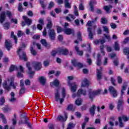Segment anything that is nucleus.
<instances>
[{"mask_svg": "<svg viewBox=\"0 0 129 129\" xmlns=\"http://www.w3.org/2000/svg\"><path fill=\"white\" fill-rule=\"evenodd\" d=\"M62 98H65V97H66V90L64 88H62Z\"/></svg>", "mask_w": 129, "mask_h": 129, "instance_id": "864d4df0", "label": "nucleus"}, {"mask_svg": "<svg viewBox=\"0 0 129 129\" xmlns=\"http://www.w3.org/2000/svg\"><path fill=\"white\" fill-rule=\"evenodd\" d=\"M6 15L7 16L10 18L11 19V18H12V17H13V15L12 14V12H11V11L7 10L6 11Z\"/></svg>", "mask_w": 129, "mask_h": 129, "instance_id": "4d7b16f0", "label": "nucleus"}, {"mask_svg": "<svg viewBox=\"0 0 129 129\" xmlns=\"http://www.w3.org/2000/svg\"><path fill=\"white\" fill-rule=\"evenodd\" d=\"M25 92H26V88H21L20 90H19V96H20V97H22V96H23V94H24Z\"/></svg>", "mask_w": 129, "mask_h": 129, "instance_id": "c756f323", "label": "nucleus"}, {"mask_svg": "<svg viewBox=\"0 0 129 129\" xmlns=\"http://www.w3.org/2000/svg\"><path fill=\"white\" fill-rule=\"evenodd\" d=\"M34 65V69L37 71H39V70H41L42 68V63L40 62L34 61L33 62Z\"/></svg>", "mask_w": 129, "mask_h": 129, "instance_id": "9b49d317", "label": "nucleus"}, {"mask_svg": "<svg viewBox=\"0 0 129 129\" xmlns=\"http://www.w3.org/2000/svg\"><path fill=\"white\" fill-rule=\"evenodd\" d=\"M101 23L103 25H106V24H107V23H108V21H107V19L106 18H101Z\"/></svg>", "mask_w": 129, "mask_h": 129, "instance_id": "79ce46f5", "label": "nucleus"}, {"mask_svg": "<svg viewBox=\"0 0 129 129\" xmlns=\"http://www.w3.org/2000/svg\"><path fill=\"white\" fill-rule=\"evenodd\" d=\"M74 109V106L73 104H69L66 109V110H68L69 111H72Z\"/></svg>", "mask_w": 129, "mask_h": 129, "instance_id": "2f4dec72", "label": "nucleus"}, {"mask_svg": "<svg viewBox=\"0 0 129 129\" xmlns=\"http://www.w3.org/2000/svg\"><path fill=\"white\" fill-rule=\"evenodd\" d=\"M6 20H7L6 12H1V13L0 14V23L3 24L4 22L6 21Z\"/></svg>", "mask_w": 129, "mask_h": 129, "instance_id": "f8f14e48", "label": "nucleus"}, {"mask_svg": "<svg viewBox=\"0 0 129 129\" xmlns=\"http://www.w3.org/2000/svg\"><path fill=\"white\" fill-rule=\"evenodd\" d=\"M3 26L4 30H6L7 31L11 28V24L9 22L5 23Z\"/></svg>", "mask_w": 129, "mask_h": 129, "instance_id": "bb28decb", "label": "nucleus"}, {"mask_svg": "<svg viewBox=\"0 0 129 129\" xmlns=\"http://www.w3.org/2000/svg\"><path fill=\"white\" fill-rule=\"evenodd\" d=\"M117 82L118 84H121L122 83V78L120 76L117 77Z\"/></svg>", "mask_w": 129, "mask_h": 129, "instance_id": "052dcab7", "label": "nucleus"}, {"mask_svg": "<svg viewBox=\"0 0 129 129\" xmlns=\"http://www.w3.org/2000/svg\"><path fill=\"white\" fill-rule=\"evenodd\" d=\"M50 64V61L49 60H45L43 61V66L44 67H48Z\"/></svg>", "mask_w": 129, "mask_h": 129, "instance_id": "680f3d73", "label": "nucleus"}, {"mask_svg": "<svg viewBox=\"0 0 129 129\" xmlns=\"http://www.w3.org/2000/svg\"><path fill=\"white\" fill-rule=\"evenodd\" d=\"M96 73H97V81H99V80H101V79H102V75H101V72L100 71V70L97 69Z\"/></svg>", "mask_w": 129, "mask_h": 129, "instance_id": "b1692460", "label": "nucleus"}, {"mask_svg": "<svg viewBox=\"0 0 129 129\" xmlns=\"http://www.w3.org/2000/svg\"><path fill=\"white\" fill-rule=\"evenodd\" d=\"M18 11V12H20V13H22V12L24 11V8H23V4L22 3L19 4Z\"/></svg>", "mask_w": 129, "mask_h": 129, "instance_id": "4c0bfd02", "label": "nucleus"}, {"mask_svg": "<svg viewBox=\"0 0 129 129\" xmlns=\"http://www.w3.org/2000/svg\"><path fill=\"white\" fill-rule=\"evenodd\" d=\"M124 104V101L122 99H119L117 102L116 108L118 111L123 110V105Z\"/></svg>", "mask_w": 129, "mask_h": 129, "instance_id": "423d86ee", "label": "nucleus"}, {"mask_svg": "<svg viewBox=\"0 0 129 129\" xmlns=\"http://www.w3.org/2000/svg\"><path fill=\"white\" fill-rule=\"evenodd\" d=\"M14 80L15 79H14V78H11L9 86L8 85L7 81H5L3 83V88L6 90V92L11 91V89H12V88L11 87V86L13 87V89H16V88H17V84L14 83Z\"/></svg>", "mask_w": 129, "mask_h": 129, "instance_id": "f257e3e1", "label": "nucleus"}, {"mask_svg": "<svg viewBox=\"0 0 129 129\" xmlns=\"http://www.w3.org/2000/svg\"><path fill=\"white\" fill-rule=\"evenodd\" d=\"M58 54L62 56H68L69 55V50L66 48L60 47L58 50Z\"/></svg>", "mask_w": 129, "mask_h": 129, "instance_id": "39448f33", "label": "nucleus"}, {"mask_svg": "<svg viewBox=\"0 0 129 129\" xmlns=\"http://www.w3.org/2000/svg\"><path fill=\"white\" fill-rule=\"evenodd\" d=\"M73 126H74L73 123H69L67 129H73Z\"/></svg>", "mask_w": 129, "mask_h": 129, "instance_id": "0e129e2a", "label": "nucleus"}, {"mask_svg": "<svg viewBox=\"0 0 129 129\" xmlns=\"http://www.w3.org/2000/svg\"><path fill=\"white\" fill-rule=\"evenodd\" d=\"M121 120H123L124 122H126V121H128L129 120V118L128 117L125 116V115H123L121 117Z\"/></svg>", "mask_w": 129, "mask_h": 129, "instance_id": "37998d69", "label": "nucleus"}, {"mask_svg": "<svg viewBox=\"0 0 129 129\" xmlns=\"http://www.w3.org/2000/svg\"><path fill=\"white\" fill-rule=\"evenodd\" d=\"M17 77L18 78H23V77H24V74H23V73L21 72H18L17 74Z\"/></svg>", "mask_w": 129, "mask_h": 129, "instance_id": "13d9d810", "label": "nucleus"}, {"mask_svg": "<svg viewBox=\"0 0 129 129\" xmlns=\"http://www.w3.org/2000/svg\"><path fill=\"white\" fill-rule=\"evenodd\" d=\"M102 90L98 89L96 91H92V89H89V98H90L91 101H93V99L95 96L99 95L101 93Z\"/></svg>", "mask_w": 129, "mask_h": 129, "instance_id": "f03ea898", "label": "nucleus"}, {"mask_svg": "<svg viewBox=\"0 0 129 129\" xmlns=\"http://www.w3.org/2000/svg\"><path fill=\"white\" fill-rule=\"evenodd\" d=\"M30 52L33 56H36V55H37V51L34 49V47L33 46L30 47Z\"/></svg>", "mask_w": 129, "mask_h": 129, "instance_id": "58836bf2", "label": "nucleus"}, {"mask_svg": "<svg viewBox=\"0 0 129 129\" xmlns=\"http://www.w3.org/2000/svg\"><path fill=\"white\" fill-rule=\"evenodd\" d=\"M89 6L91 12H93L94 11V6H93V2L91 1L89 3Z\"/></svg>", "mask_w": 129, "mask_h": 129, "instance_id": "8fccbe9b", "label": "nucleus"}, {"mask_svg": "<svg viewBox=\"0 0 129 129\" xmlns=\"http://www.w3.org/2000/svg\"><path fill=\"white\" fill-rule=\"evenodd\" d=\"M23 19L27 25H28V26H30V25H32L33 21H32L31 19H29L28 17H27V16H23Z\"/></svg>", "mask_w": 129, "mask_h": 129, "instance_id": "f3484780", "label": "nucleus"}, {"mask_svg": "<svg viewBox=\"0 0 129 129\" xmlns=\"http://www.w3.org/2000/svg\"><path fill=\"white\" fill-rule=\"evenodd\" d=\"M5 47L8 51H10V50H11V49H12V48H13V45L12 44V43H11V42L8 41L7 40H5Z\"/></svg>", "mask_w": 129, "mask_h": 129, "instance_id": "6ab92c4d", "label": "nucleus"}, {"mask_svg": "<svg viewBox=\"0 0 129 129\" xmlns=\"http://www.w3.org/2000/svg\"><path fill=\"white\" fill-rule=\"evenodd\" d=\"M24 118H26L24 124H27L29 128L32 129V124L29 121V119L27 118V116H24Z\"/></svg>", "mask_w": 129, "mask_h": 129, "instance_id": "cd10ccee", "label": "nucleus"}, {"mask_svg": "<svg viewBox=\"0 0 129 129\" xmlns=\"http://www.w3.org/2000/svg\"><path fill=\"white\" fill-rule=\"evenodd\" d=\"M110 81H111V83L112 84V85H113L114 86H116V84L115 83V79H114V78L111 77Z\"/></svg>", "mask_w": 129, "mask_h": 129, "instance_id": "3c124183", "label": "nucleus"}, {"mask_svg": "<svg viewBox=\"0 0 129 129\" xmlns=\"http://www.w3.org/2000/svg\"><path fill=\"white\" fill-rule=\"evenodd\" d=\"M81 109L83 111H84V110H86V109H87V105L86 104L83 105V106H81Z\"/></svg>", "mask_w": 129, "mask_h": 129, "instance_id": "69168bd1", "label": "nucleus"}, {"mask_svg": "<svg viewBox=\"0 0 129 129\" xmlns=\"http://www.w3.org/2000/svg\"><path fill=\"white\" fill-rule=\"evenodd\" d=\"M123 53L124 55L127 56V58L129 59V48L128 47H124L123 49Z\"/></svg>", "mask_w": 129, "mask_h": 129, "instance_id": "a878e982", "label": "nucleus"}, {"mask_svg": "<svg viewBox=\"0 0 129 129\" xmlns=\"http://www.w3.org/2000/svg\"><path fill=\"white\" fill-rule=\"evenodd\" d=\"M81 94L82 95L85 96L87 94V91L86 90H83L82 89H80L77 94H73V98H75L76 97H80L81 96Z\"/></svg>", "mask_w": 129, "mask_h": 129, "instance_id": "20e7f679", "label": "nucleus"}, {"mask_svg": "<svg viewBox=\"0 0 129 129\" xmlns=\"http://www.w3.org/2000/svg\"><path fill=\"white\" fill-rule=\"evenodd\" d=\"M118 120L119 122V126L120 127H123L124 124H123V123L122 122V120H121V117L120 116L118 117Z\"/></svg>", "mask_w": 129, "mask_h": 129, "instance_id": "c03bdc74", "label": "nucleus"}, {"mask_svg": "<svg viewBox=\"0 0 129 129\" xmlns=\"http://www.w3.org/2000/svg\"><path fill=\"white\" fill-rule=\"evenodd\" d=\"M53 85L55 87H58L59 85H60V82L57 79H55L53 81V82L50 83L51 87H52Z\"/></svg>", "mask_w": 129, "mask_h": 129, "instance_id": "412c9836", "label": "nucleus"}, {"mask_svg": "<svg viewBox=\"0 0 129 129\" xmlns=\"http://www.w3.org/2000/svg\"><path fill=\"white\" fill-rule=\"evenodd\" d=\"M96 64L97 66L99 67L100 66V65H101V54H100V53L97 54Z\"/></svg>", "mask_w": 129, "mask_h": 129, "instance_id": "a211bd4d", "label": "nucleus"}, {"mask_svg": "<svg viewBox=\"0 0 129 129\" xmlns=\"http://www.w3.org/2000/svg\"><path fill=\"white\" fill-rule=\"evenodd\" d=\"M69 85L71 87L72 92H75V91H76L77 85H76V83H69Z\"/></svg>", "mask_w": 129, "mask_h": 129, "instance_id": "2eb2a0df", "label": "nucleus"}, {"mask_svg": "<svg viewBox=\"0 0 129 129\" xmlns=\"http://www.w3.org/2000/svg\"><path fill=\"white\" fill-rule=\"evenodd\" d=\"M63 33L66 35H71V34H74L75 31L71 28H64L63 29Z\"/></svg>", "mask_w": 129, "mask_h": 129, "instance_id": "4468645a", "label": "nucleus"}, {"mask_svg": "<svg viewBox=\"0 0 129 129\" xmlns=\"http://www.w3.org/2000/svg\"><path fill=\"white\" fill-rule=\"evenodd\" d=\"M114 48L115 51H119V45L118 44V42L117 41L115 42Z\"/></svg>", "mask_w": 129, "mask_h": 129, "instance_id": "f704fd0d", "label": "nucleus"}, {"mask_svg": "<svg viewBox=\"0 0 129 129\" xmlns=\"http://www.w3.org/2000/svg\"><path fill=\"white\" fill-rule=\"evenodd\" d=\"M87 31L89 32V38L90 40H93V33L92 32V28L88 27Z\"/></svg>", "mask_w": 129, "mask_h": 129, "instance_id": "4be33fe9", "label": "nucleus"}, {"mask_svg": "<svg viewBox=\"0 0 129 129\" xmlns=\"http://www.w3.org/2000/svg\"><path fill=\"white\" fill-rule=\"evenodd\" d=\"M84 84L82 83L81 84L82 87H85V86H87V87H88L89 86V82H88V79H85L84 80Z\"/></svg>", "mask_w": 129, "mask_h": 129, "instance_id": "473e14b6", "label": "nucleus"}, {"mask_svg": "<svg viewBox=\"0 0 129 129\" xmlns=\"http://www.w3.org/2000/svg\"><path fill=\"white\" fill-rule=\"evenodd\" d=\"M103 29L104 32H105L107 34H108V33H109V30L108 29V28H107V26H103Z\"/></svg>", "mask_w": 129, "mask_h": 129, "instance_id": "bf43d9fd", "label": "nucleus"}, {"mask_svg": "<svg viewBox=\"0 0 129 129\" xmlns=\"http://www.w3.org/2000/svg\"><path fill=\"white\" fill-rule=\"evenodd\" d=\"M111 8H112V6L111 5H110L109 6H105L104 7V10H105L106 14H109L110 13V9Z\"/></svg>", "mask_w": 129, "mask_h": 129, "instance_id": "c85d7f7f", "label": "nucleus"}, {"mask_svg": "<svg viewBox=\"0 0 129 129\" xmlns=\"http://www.w3.org/2000/svg\"><path fill=\"white\" fill-rule=\"evenodd\" d=\"M28 75L29 78H33V77H34V75H35V72H28Z\"/></svg>", "mask_w": 129, "mask_h": 129, "instance_id": "5fc2aeb1", "label": "nucleus"}, {"mask_svg": "<svg viewBox=\"0 0 129 129\" xmlns=\"http://www.w3.org/2000/svg\"><path fill=\"white\" fill-rule=\"evenodd\" d=\"M75 103L78 106L81 105L82 104V100L78 99L76 100Z\"/></svg>", "mask_w": 129, "mask_h": 129, "instance_id": "09e8293b", "label": "nucleus"}, {"mask_svg": "<svg viewBox=\"0 0 129 129\" xmlns=\"http://www.w3.org/2000/svg\"><path fill=\"white\" fill-rule=\"evenodd\" d=\"M108 91H109L110 94L112 95L113 98L117 97L118 92L116 89L112 86H109L108 88Z\"/></svg>", "mask_w": 129, "mask_h": 129, "instance_id": "0eeeda50", "label": "nucleus"}, {"mask_svg": "<svg viewBox=\"0 0 129 129\" xmlns=\"http://www.w3.org/2000/svg\"><path fill=\"white\" fill-rule=\"evenodd\" d=\"M39 2L41 6V8H42L43 9H46V5H45L44 0H39Z\"/></svg>", "mask_w": 129, "mask_h": 129, "instance_id": "a19ab883", "label": "nucleus"}, {"mask_svg": "<svg viewBox=\"0 0 129 129\" xmlns=\"http://www.w3.org/2000/svg\"><path fill=\"white\" fill-rule=\"evenodd\" d=\"M39 81L42 85H44L46 84V80L44 78V77H41L39 78Z\"/></svg>", "mask_w": 129, "mask_h": 129, "instance_id": "e433bc0d", "label": "nucleus"}, {"mask_svg": "<svg viewBox=\"0 0 129 129\" xmlns=\"http://www.w3.org/2000/svg\"><path fill=\"white\" fill-rule=\"evenodd\" d=\"M18 70V67H16L14 64H11L9 68V72H13L15 71V70Z\"/></svg>", "mask_w": 129, "mask_h": 129, "instance_id": "72a5a7b5", "label": "nucleus"}, {"mask_svg": "<svg viewBox=\"0 0 129 129\" xmlns=\"http://www.w3.org/2000/svg\"><path fill=\"white\" fill-rule=\"evenodd\" d=\"M55 99L56 101H58L59 99H60V94H59V92H56L55 94Z\"/></svg>", "mask_w": 129, "mask_h": 129, "instance_id": "49530a36", "label": "nucleus"}, {"mask_svg": "<svg viewBox=\"0 0 129 129\" xmlns=\"http://www.w3.org/2000/svg\"><path fill=\"white\" fill-rule=\"evenodd\" d=\"M5 103H6V99L5 97L3 96L0 98V106H3Z\"/></svg>", "mask_w": 129, "mask_h": 129, "instance_id": "c9c22d12", "label": "nucleus"}, {"mask_svg": "<svg viewBox=\"0 0 129 129\" xmlns=\"http://www.w3.org/2000/svg\"><path fill=\"white\" fill-rule=\"evenodd\" d=\"M77 37L78 40L82 41V36L81 35V32H80V31L78 32Z\"/></svg>", "mask_w": 129, "mask_h": 129, "instance_id": "603ef678", "label": "nucleus"}, {"mask_svg": "<svg viewBox=\"0 0 129 129\" xmlns=\"http://www.w3.org/2000/svg\"><path fill=\"white\" fill-rule=\"evenodd\" d=\"M21 50L22 48L21 47H19L17 50V54L19 55L20 59H21V60H24V61H28V57H27L26 52L23 51L21 53H20Z\"/></svg>", "mask_w": 129, "mask_h": 129, "instance_id": "7ed1b4c3", "label": "nucleus"}, {"mask_svg": "<svg viewBox=\"0 0 129 129\" xmlns=\"http://www.w3.org/2000/svg\"><path fill=\"white\" fill-rule=\"evenodd\" d=\"M64 117L61 115H58L56 118L57 120L58 121H66L67 120V118H68V113L67 112H64Z\"/></svg>", "mask_w": 129, "mask_h": 129, "instance_id": "6e6552de", "label": "nucleus"}, {"mask_svg": "<svg viewBox=\"0 0 129 129\" xmlns=\"http://www.w3.org/2000/svg\"><path fill=\"white\" fill-rule=\"evenodd\" d=\"M48 35L51 41H55L56 33H55V30L54 29L48 31Z\"/></svg>", "mask_w": 129, "mask_h": 129, "instance_id": "1a4fd4ad", "label": "nucleus"}, {"mask_svg": "<svg viewBox=\"0 0 129 129\" xmlns=\"http://www.w3.org/2000/svg\"><path fill=\"white\" fill-rule=\"evenodd\" d=\"M40 43L43 45V46H44V47L47 48V49H50V48H51V44L48 43L45 39H42L40 40Z\"/></svg>", "mask_w": 129, "mask_h": 129, "instance_id": "ddd939ff", "label": "nucleus"}, {"mask_svg": "<svg viewBox=\"0 0 129 129\" xmlns=\"http://www.w3.org/2000/svg\"><path fill=\"white\" fill-rule=\"evenodd\" d=\"M56 31L58 34H59V33H62V32L63 31L62 27L59 26H56Z\"/></svg>", "mask_w": 129, "mask_h": 129, "instance_id": "a18cd8bd", "label": "nucleus"}, {"mask_svg": "<svg viewBox=\"0 0 129 129\" xmlns=\"http://www.w3.org/2000/svg\"><path fill=\"white\" fill-rule=\"evenodd\" d=\"M127 87V82H124L123 84V85L121 87V90H122L123 91H125L126 90V88Z\"/></svg>", "mask_w": 129, "mask_h": 129, "instance_id": "ea45409f", "label": "nucleus"}, {"mask_svg": "<svg viewBox=\"0 0 129 129\" xmlns=\"http://www.w3.org/2000/svg\"><path fill=\"white\" fill-rule=\"evenodd\" d=\"M57 54H58V50H52L51 52V54L53 57H55Z\"/></svg>", "mask_w": 129, "mask_h": 129, "instance_id": "6e6d98bb", "label": "nucleus"}, {"mask_svg": "<svg viewBox=\"0 0 129 129\" xmlns=\"http://www.w3.org/2000/svg\"><path fill=\"white\" fill-rule=\"evenodd\" d=\"M27 15L29 17H33V16H34V13H33V11H28Z\"/></svg>", "mask_w": 129, "mask_h": 129, "instance_id": "774afa93", "label": "nucleus"}, {"mask_svg": "<svg viewBox=\"0 0 129 129\" xmlns=\"http://www.w3.org/2000/svg\"><path fill=\"white\" fill-rule=\"evenodd\" d=\"M54 6H55V4L53 2L51 1L48 5V10H51L52 8H54Z\"/></svg>", "mask_w": 129, "mask_h": 129, "instance_id": "de8ad7c7", "label": "nucleus"}, {"mask_svg": "<svg viewBox=\"0 0 129 129\" xmlns=\"http://www.w3.org/2000/svg\"><path fill=\"white\" fill-rule=\"evenodd\" d=\"M104 36L106 39L108 40V42H111V38H110V36L107 35L105 34H104Z\"/></svg>", "mask_w": 129, "mask_h": 129, "instance_id": "e2e57ef3", "label": "nucleus"}, {"mask_svg": "<svg viewBox=\"0 0 129 129\" xmlns=\"http://www.w3.org/2000/svg\"><path fill=\"white\" fill-rule=\"evenodd\" d=\"M47 24L46 25V28L47 29H49V31H50V30H52V27H53V23H52V21H51V18H48L47 19Z\"/></svg>", "mask_w": 129, "mask_h": 129, "instance_id": "aec40b11", "label": "nucleus"}, {"mask_svg": "<svg viewBox=\"0 0 129 129\" xmlns=\"http://www.w3.org/2000/svg\"><path fill=\"white\" fill-rule=\"evenodd\" d=\"M96 109V106L95 104H93L92 106L89 109V112L91 115L92 116H94V114H95V110Z\"/></svg>", "mask_w": 129, "mask_h": 129, "instance_id": "dca6fc26", "label": "nucleus"}, {"mask_svg": "<svg viewBox=\"0 0 129 129\" xmlns=\"http://www.w3.org/2000/svg\"><path fill=\"white\" fill-rule=\"evenodd\" d=\"M71 63L74 67H77V66L79 68H82V67H83V64L81 62H77V60L75 58L71 60Z\"/></svg>", "mask_w": 129, "mask_h": 129, "instance_id": "9d476101", "label": "nucleus"}, {"mask_svg": "<svg viewBox=\"0 0 129 129\" xmlns=\"http://www.w3.org/2000/svg\"><path fill=\"white\" fill-rule=\"evenodd\" d=\"M57 39L58 40V41L59 42H62V41H63V35H59L57 36Z\"/></svg>", "mask_w": 129, "mask_h": 129, "instance_id": "338daca9", "label": "nucleus"}, {"mask_svg": "<svg viewBox=\"0 0 129 129\" xmlns=\"http://www.w3.org/2000/svg\"><path fill=\"white\" fill-rule=\"evenodd\" d=\"M64 7L66 9H71V4L69 3V0H64Z\"/></svg>", "mask_w": 129, "mask_h": 129, "instance_id": "7c9ffc66", "label": "nucleus"}, {"mask_svg": "<svg viewBox=\"0 0 129 129\" xmlns=\"http://www.w3.org/2000/svg\"><path fill=\"white\" fill-rule=\"evenodd\" d=\"M0 118L2 120V122L5 124H7L8 123V121H7V118H6V116L3 113H0Z\"/></svg>", "mask_w": 129, "mask_h": 129, "instance_id": "5701e85b", "label": "nucleus"}, {"mask_svg": "<svg viewBox=\"0 0 129 129\" xmlns=\"http://www.w3.org/2000/svg\"><path fill=\"white\" fill-rule=\"evenodd\" d=\"M2 110L4 113H7L9 112V111H11L12 110V108L9 107L8 105H6V107H3Z\"/></svg>", "mask_w": 129, "mask_h": 129, "instance_id": "393cba45", "label": "nucleus"}]
</instances>
